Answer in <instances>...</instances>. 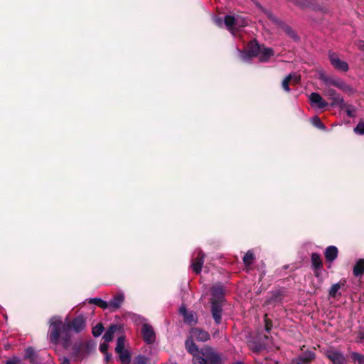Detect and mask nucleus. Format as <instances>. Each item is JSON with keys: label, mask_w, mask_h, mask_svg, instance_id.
Returning a JSON list of instances; mask_svg holds the SVG:
<instances>
[{"label": "nucleus", "mask_w": 364, "mask_h": 364, "mask_svg": "<svg viewBox=\"0 0 364 364\" xmlns=\"http://www.w3.org/2000/svg\"><path fill=\"white\" fill-rule=\"evenodd\" d=\"M50 323L48 336L50 342L56 344L61 337L63 345L66 349L70 346V331L79 333L85 327V321L81 316L76 317L68 324H63L60 318L55 316L50 318Z\"/></svg>", "instance_id": "1"}, {"label": "nucleus", "mask_w": 364, "mask_h": 364, "mask_svg": "<svg viewBox=\"0 0 364 364\" xmlns=\"http://www.w3.org/2000/svg\"><path fill=\"white\" fill-rule=\"evenodd\" d=\"M237 50L241 60L245 62L250 61L253 57H258L260 62H267L274 54L272 48L259 45L256 41L250 42L245 51Z\"/></svg>", "instance_id": "2"}, {"label": "nucleus", "mask_w": 364, "mask_h": 364, "mask_svg": "<svg viewBox=\"0 0 364 364\" xmlns=\"http://www.w3.org/2000/svg\"><path fill=\"white\" fill-rule=\"evenodd\" d=\"M225 25L227 28L235 35V31L239 30V28L246 26L248 24V21L242 16H226L224 19Z\"/></svg>", "instance_id": "3"}, {"label": "nucleus", "mask_w": 364, "mask_h": 364, "mask_svg": "<svg viewBox=\"0 0 364 364\" xmlns=\"http://www.w3.org/2000/svg\"><path fill=\"white\" fill-rule=\"evenodd\" d=\"M200 357L205 364H220L221 358L212 348L205 346L200 349Z\"/></svg>", "instance_id": "4"}, {"label": "nucleus", "mask_w": 364, "mask_h": 364, "mask_svg": "<svg viewBox=\"0 0 364 364\" xmlns=\"http://www.w3.org/2000/svg\"><path fill=\"white\" fill-rule=\"evenodd\" d=\"M186 348L187 351L193 355V362L194 364H205L203 358L200 357V350H198L191 337L186 340Z\"/></svg>", "instance_id": "5"}, {"label": "nucleus", "mask_w": 364, "mask_h": 364, "mask_svg": "<svg viewBox=\"0 0 364 364\" xmlns=\"http://www.w3.org/2000/svg\"><path fill=\"white\" fill-rule=\"evenodd\" d=\"M317 75L318 79L322 80L323 83L327 86L328 87H337L341 88V83L338 79H336L331 76H328L324 70L321 68L317 70Z\"/></svg>", "instance_id": "6"}, {"label": "nucleus", "mask_w": 364, "mask_h": 364, "mask_svg": "<svg viewBox=\"0 0 364 364\" xmlns=\"http://www.w3.org/2000/svg\"><path fill=\"white\" fill-rule=\"evenodd\" d=\"M204 256L201 250H196L193 255L191 267L196 274H199L201 272L204 262Z\"/></svg>", "instance_id": "7"}, {"label": "nucleus", "mask_w": 364, "mask_h": 364, "mask_svg": "<svg viewBox=\"0 0 364 364\" xmlns=\"http://www.w3.org/2000/svg\"><path fill=\"white\" fill-rule=\"evenodd\" d=\"M85 348V345L82 342L75 343L71 348L73 358L76 361L81 360L85 356L84 351Z\"/></svg>", "instance_id": "8"}, {"label": "nucleus", "mask_w": 364, "mask_h": 364, "mask_svg": "<svg viewBox=\"0 0 364 364\" xmlns=\"http://www.w3.org/2000/svg\"><path fill=\"white\" fill-rule=\"evenodd\" d=\"M141 331L143 338L146 343H153L155 341V333L150 325L144 323L141 327Z\"/></svg>", "instance_id": "9"}, {"label": "nucleus", "mask_w": 364, "mask_h": 364, "mask_svg": "<svg viewBox=\"0 0 364 364\" xmlns=\"http://www.w3.org/2000/svg\"><path fill=\"white\" fill-rule=\"evenodd\" d=\"M190 337L200 342H205L210 339V335L207 331L197 328L191 330Z\"/></svg>", "instance_id": "10"}, {"label": "nucleus", "mask_w": 364, "mask_h": 364, "mask_svg": "<svg viewBox=\"0 0 364 364\" xmlns=\"http://www.w3.org/2000/svg\"><path fill=\"white\" fill-rule=\"evenodd\" d=\"M309 101L313 107L318 109H323L328 105V103L316 92H313L309 95Z\"/></svg>", "instance_id": "11"}, {"label": "nucleus", "mask_w": 364, "mask_h": 364, "mask_svg": "<svg viewBox=\"0 0 364 364\" xmlns=\"http://www.w3.org/2000/svg\"><path fill=\"white\" fill-rule=\"evenodd\" d=\"M311 259L314 273L316 277H319L323 267L322 259L317 253H313Z\"/></svg>", "instance_id": "12"}, {"label": "nucleus", "mask_w": 364, "mask_h": 364, "mask_svg": "<svg viewBox=\"0 0 364 364\" xmlns=\"http://www.w3.org/2000/svg\"><path fill=\"white\" fill-rule=\"evenodd\" d=\"M314 358L315 353L313 351H307L293 359L292 364H308Z\"/></svg>", "instance_id": "13"}, {"label": "nucleus", "mask_w": 364, "mask_h": 364, "mask_svg": "<svg viewBox=\"0 0 364 364\" xmlns=\"http://www.w3.org/2000/svg\"><path fill=\"white\" fill-rule=\"evenodd\" d=\"M222 303L217 301H211V312L216 323L221 322Z\"/></svg>", "instance_id": "14"}, {"label": "nucleus", "mask_w": 364, "mask_h": 364, "mask_svg": "<svg viewBox=\"0 0 364 364\" xmlns=\"http://www.w3.org/2000/svg\"><path fill=\"white\" fill-rule=\"evenodd\" d=\"M223 294H224L223 287L220 284H217L214 285L211 288V295H212L211 301H217L218 302H223Z\"/></svg>", "instance_id": "15"}, {"label": "nucleus", "mask_w": 364, "mask_h": 364, "mask_svg": "<svg viewBox=\"0 0 364 364\" xmlns=\"http://www.w3.org/2000/svg\"><path fill=\"white\" fill-rule=\"evenodd\" d=\"M326 354L333 364H341V354L338 350L329 348Z\"/></svg>", "instance_id": "16"}, {"label": "nucleus", "mask_w": 364, "mask_h": 364, "mask_svg": "<svg viewBox=\"0 0 364 364\" xmlns=\"http://www.w3.org/2000/svg\"><path fill=\"white\" fill-rule=\"evenodd\" d=\"M124 299V294L119 293L116 294L113 299L108 302L109 307L112 309H117L120 307Z\"/></svg>", "instance_id": "17"}, {"label": "nucleus", "mask_w": 364, "mask_h": 364, "mask_svg": "<svg viewBox=\"0 0 364 364\" xmlns=\"http://www.w3.org/2000/svg\"><path fill=\"white\" fill-rule=\"evenodd\" d=\"M180 313L183 316L184 321L186 323H195L196 321V314L193 312H188L186 307L181 306L180 308Z\"/></svg>", "instance_id": "18"}, {"label": "nucleus", "mask_w": 364, "mask_h": 364, "mask_svg": "<svg viewBox=\"0 0 364 364\" xmlns=\"http://www.w3.org/2000/svg\"><path fill=\"white\" fill-rule=\"evenodd\" d=\"M338 249L334 246H329L325 251V257L328 262H333L338 256Z\"/></svg>", "instance_id": "19"}, {"label": "nucleus", "mask_w": 364, "mask_h": 364, "mask_svg": "<svg viewBox=\"0 0 364 364\" xmlns=\"http://www.w3.org/2000/svg\"><path fill=\"white\" fill-rule=\"evenodd\" d=\"M325 95L332 100V105H338L340 103L339 95L335 91L333 87H327L325 91Z\"/></svg>", "instance_id": "20"}, {"label": "nucleus", "mask_w": 364, "mask_h": 364, "mask_svg": "<svg viewBox=\"0 0 364 364\" xmlns=\"http://www.w3.org/2000/svg\"><path fill=\"white\" fill-rule=\"evenodd\" d=\"M353 274L358 277L364 274V259H360L353 267Z\"/></svg>", "instance_id": "21"}, {"label": "nucleus", "mask_w": 364, "mask_h": 364, "mask_svg": "<svg viewBox=\"0 0 364 364\" xmlns=\"http://www.w3.org/2000/svg\"><path fill=\"white\" fill-rule=\"evenodd\" d=\"M328 56L331 65L336 69H341V61L338 55L336 53L331 51L329 52Z\"/></svg>", "instance_id": "22"}, {"label": "nucleus", "mask_w": 364, "mask_h": 364, "mask_svg": "<svg viewBox=\"0 0 364 364\" xmlns=\"http://www.w3.org/2000/svg\"><path fill=\"white\" fill-rule=\"evenodd\" d=\"M117 329L118 327L116 325H112L103 336L104 341L107 343L110 342L113 338L114 333Z\"/></svg>", "instance_id": "23"}, {"label": "nucleus", "mask_w": 364, "mask_h": 364, "mask_svg": "<svg viewBox=\"0 0 364 364\" xmlns=\"http://www.w3.org/2000/svg\"><path fill=\"white\" fill-rule=\"evenodd\" d=\"M350 358L354 364H364V355L357 353L351 352Z\"/></svg>", "instance_id": "24"}, {"label": "nucleus", "mask_w": 364, "mask_h": 364, "mask_svg": "<svg viewBox=\"0 0 364 364\" xmlns=\"http://www.w3.org/2000/svg\"><path fill=\"white\" fill-rule=\"evenodd\" d=\"M119 357L120 361L124 364H129L131 360V356L128 350H122L120 352H116Z\"/></svg>", "instance_id": "25"}, {"label": "nucleus", "mask_w": 364, "mask_h": 364, "mask_svg": "<svg viewBox=\"0 0 364 364\" xmlns=\"http://www.w3.org/2000/svg\"><path fill=\"white\" fill-rule=\"evenodd\" d=\"M89 302L90 304H95L100 307H101L103 309H108L109 305L108 302L101 299L100 298H92L89 300Z\"/></svg>", "instance_id": "26"}, {"label": "nucleus", "mask_w": 364, "mask_h": 364, "mask_svg": "<svg viewBox=\"0 0 364 364\" xmlns=\"http://www.w3.org/2000/svg\"><path fill=\"white\" fill-rule=\"evenodd\" d=\"M255 259V255L252 250L247 251L245 255L243 257V262L246 266H250L252 264Z\"/></svg>", "instance_id": "27"}, {"label": "nucleus", "mask_w": 364, "mask_h": 364, "mask_svg": "<svg viewBox=\"0 0 364 364\" xmlns=\"http://www.w3.org/2000/svg\"><path fill=\"white\" fill-rule=\"evenodd\" d=\"M25 358L29 359L32 363L36 361V352L32 347H28L26 349Z\"/></svg>", "instance_id": "28"}, {"label": "nucleus", "mask_w": 364, "mask_h": 364, "mask_svg": "<svg viewBox=\"0 0 364 364\" xmlns=\"http://www.w3.org/2000/svg\"><path fill=\"white\" fill-rule=\"evenodd\" d=\"M108 346V343L105 341H104V343L100 346V351L105 355L106 362H108L111 359V355L107 353Z\"/></svg>", "instance_id": "29"}, {"label": "nucleus", "mask_w": 364, "mask_h": 364, "mask_svg": "<svg viewBox=\"0 0 364 364\" xmlns=\"http://www.w3.org/2000/svg\"><path fill=\"white\" fill-rule=\"evenodd\" d=\"M311 124L320 129H324L325 125L323 124V122L321 121L320 118L317 116H315L311 119Z\"/></svg>", "instance_id": "30"}, {"label": "nucleus", "mask_w": 364, "mask_h": 364, "mask_svg": "<svg viewBox=\"0 0 364 364\" xmlns=\"http://www.w3.org/2000/svg\"><path fill=\"white\" fill-rule=\"evenodd\" d=\"M353 131L357 135H364V121L359 122L354 127Z\"/></svg>", "instance_id": "31"}, {"label": "nucleus", "mask_w": 364, "mask_h": 364, "mask_svg": "<svg viewBox=\"0 0 364 364\" xmlns=\"http://www.w3.org/2000/svg\"><path fill=\"white\" fill-rule=\"evenodd\" d=\"M124 343H125L124 338L123 336L119 337L117 341V346L115 348L116 352H120V350H125L124 349Z\"/></svg>", "instance_id": "32"}, {"label": "nucleus", "mask_w": 364, "mask_h": 364, "mask_svg": "<svg viewBox=\"0 0 364 364\" xmlns=\"http://www.w3.org/2000/svg\"><path fill=\"white\" fill-rule=\"evenodd\" d=\"M104 331V327L102 323H98L92 328V334L95 337L100 336Z\"/></svg>", "instance_id": "33"}, {"label": "nucleus", "mask_w": 364, "mask_h": 364, "mask_svg": "<svg viewBox=\"0 0 364 364\" xmlns=\"http://www.w3.org/2000/svg\"><path fill=\"white\" fill-rule=\"evenodd\" d=\"M345 109L347 114L350 117H354L355 115V109L350 105L346 106V105L343 104V110Z\"/></svg>", "instance_id": "34"}, {"label": "nucleus", "mask_w": 364, "mask_h": 364, "mask_svg": "<svg viewBox=\"0 0 364 364\" xmlns=\"http://www.w3.org/2000/svg\"><path fill=\"white\" fill-rule=\"evenodd\" d=\"M148 358L142 355H138L134 360V364H147Z\"/></svg>", "instance_id": "35"}, {"label": "nucleus", "mask_w": 364, "mask_h": 364, "mask_svg": "<svg viewBox=\"0 0 364 364\" xmlns=\"http://www.w3.org/2000/svg\"><path fill=\"white\" fill-rule=\"evenodd\" d=\"M283 30L287 34H288L292 38H296V33L289 26H284Z\"/></svg>", "instance_id": "36"}, {"label": "nucleus", "mask_w": 364, "mask_h": 364, "mask_svg": "<svg viewBox=\"0 0 364 364\" xmlns=\"http://www.w3.org/2000/svg\"><path fill=\"white\" fill-rule=\"evenodd\" d=\"M339 289H340L339 284H336L333 285L329 291L330 296L335 297Z\"/></svg>", "instance_id": "37"}, {"label": "nucleus", "mask_w": 364, "mask_h": 364, "mask_svg": "<svg viewBox=\"0 0 364 364\" xmlns=\"http://www.w3.org/2000/svg\"><path fill=\"white\" fill-rule=\"evenodd\" d=\"M290 81L293 82L294 83L296 84L300 81V76L297 75L296 73H290L287 76Z\"/></svg>", "instance_id": "38"}, {"label": "nucleus", "mask_w": 364, "mask_h": 364, "mask_svg": "<svg viewBox=\"0 0 364 364\" xmlns=\"http://www.w3.org/2000/svg\"><path fill=\"white\" fill-rule=\"evenodd\" d=\"M291 81L289 80V77L287 76V77L282 81V87L284 90L287 92H289L290 90L289 87V83Z\"/></svg>", "instance_id": "39"}, {"label": "nucleus", "mask_w": 364, "mask_h": 364, "mask_svg": "<svg viewBox=\"0 0 364 364\" xmlns=\"http://www.w3.org/2000/svg\"><path fill=\"white\" fill-rule=\"evenodd\" d=\"M19 360L17 358H13L6 362L5 364H17Z\"/></svg>", "instance_id": "40"}, {"label": "nucleus", "mask_w": 364, "mask_h": 364, "mask_svg": "<svg viewBox=\"0 0 364 364\" xmlns=\"http://www.w3.org/2000/svg\"><path fill=\"white\" fill-rule=\"evenodd\" d=\"M214 22L218 26H222L223 23V19L221 18L218 17L214 18Z\"/></svg>", "instance_id": "41"}, {"label": "nucleus", "mask_w": 364, "mask_h": 364, "mask_svg": "<svg viewBox=\"0 0 364 364\" xmlns=\"http://www.w3.org/2000/svg\"><path fill=\"white\" fill-rule=\"evenodd\" d=\"M358 48L364 51V41H358L357 43Z\"/></svg>", "instance_id": "42"}, {"label": "nucleus", "mask_w": 364, "mask_h": 364, "mask_svg": "<svg viewBox=\"0 0 364 364\" xmlns=\"http://www.w3.org/2000/svg\"><path fill=\"white\" fill-rule=\"evenodd\" d=\"M348 70V65L346 62L343 61V72H346Z\"/></svg>", "instance_id": "43"}, {"label": "nucleus", "mask_w": 364, "mask_h": 364, "mask_svg": "<svg viewBox=\"0 0 364 364\" xmlns=\"http://www.w3.org/2000/svg\"><path fill=\"white\" fill-rule=\"evenodd\" d=\"M61 364H69V360L67 358H63L61 361Z\"/></svg>", "instance_id": "44"}, {"label": "nucleus", "mask_w": 364, "mask_h": 364, "mask_svg": "<svg viewBox=\"0 0 364 364\" xmlns=\"http://www.w3.org/2000/svg\"><path fill=\"white\" fill-rule=\"evenodd\" d=\"M266 14L267 15V16L270 18V19H272L274 20L272 14L269 13V12H266Z\"/></svg>", "instance_id": "45"}, {"label": "nucleus", "mask_w": 364, "mask_h": 364, "mask_svg": "<svg viewBox=\"0 0 364 364\" xmlns=\"http://www.w3.org/2000/svg\"><path fill=\"white\" fill-rule=\"evenodd\" d=\"M346 88H347L346 86L344 84H343V87H342L343 92L345 91L346 90Z\"/></svg>", "instance_id": "46"}, {"label": "nucleus", "mask_w": 364, "mask_h": 364, "mask_svg": "<svg viewBox=\"0 0 364 364\" xmlns=\"http://www.w3.org/2000/svg\"><path fill=\"white\" fill-rule=\"evenodd\" d=\"M266 330H267V331H269V325H268V323H266Z\"/></svg>", "instance_id": "47"}, {"label": "nucleus", "mask_w": 364, "mask_h": 364, "mask_svg": "<svg viewBox=\"0 0 364 364\" xmlns=\"http://www.w3.org/2000/svg\"><path fill=\"white\" fill-rule=\"evenodd\" d=\"M235 364H244V363H241V362H237V363H235Z\"/></svg>", "instance_id": "48"}]
</instances>
